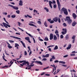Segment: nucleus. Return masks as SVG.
<instances>
[{
  "instance_id": "13d9d810",
  "label": "nucleus",
  "mask_w": 77,
  "mask_h": 77,
  "mask_svg": "<svg viewBox=\"0 0 77 77\" xmlns=\"http://www.w3.org/2000/svg\"><path fill=\"white\" fill-rule=\"evenodd\" d=\"M9 41L10 42H11V43H12L13 42H14V41L12 40H9Z\"/></svg>"
},
{
  "instance_id": "393cba45",
  "label": "nucleus",
  "mask_w": 77,
  "mask_h": 77,
  "mask_svg": "<svg viewBox=\"0 0 77 77\" xmlns=\"http://www.w3.org/2000/svg\"><path fill=\"white\" fill-rule=\"evenodd\" d=\"M58 49V46H57L56 45L55 47L54 48V50H57Z\"/></svg>"
},
{
  "instance_id": "58836bf2",
  "label": "nucleus",
  "mask_w": 77,
  "mask_h": 77,
  "mask_svg": "<svg viewBox=\"0 0 77 77\" xmlns=\"http://www.w3.org/2000/svg\"><path fill=\"white\" fill-rule=\"evenodd\" d=\"M54 23V20H51L50 22V23H51V24H53V23Z\"/></svg>"
},
{
  "instance_id": "20e7f679",
  "label": "nucleus",
  "mask_w": 77,
  "mask_h": 77,
  "mask_svg": "<svg viewBox=\"0 0 77 77\" xmlns=\"http://www.w3.org/2000/svg\"><path fill=\"white\" fill-rule=\"evenodd\" d=\"M26 33L27 35H29V36H30V37H31V38H33V40L34 42V43H36V42L35 41V38H33V36H32V35H31V34H30L28 33L27 32H26Z\"/></svg>"
},
{
  "instance_id": "473e14b6",
  "label": "nucleus",
  "mask_w": 77,
  "mask_h": 77,
  "mask_svg": "<svg viewBox=\"0 0 77 77\" xmlns=\"http://www.w3.org/2000/svg\"><path fill=\"white\" fill-rule=\"evenodd\" d=\"M44 24L45 26V27H47L48 26H47V22L45 21V22Z\"/></svg>"
},
{
  "instance_id": "680f3d73",
  "label": "nucleus",
  "mask_w": 77,
  "mask_h": 77,
  "mask_svg": "<svg viewBox=\"0 0 77 77\" xmlns=\"http://www.w3.org/2000/svg\"><path fill=\"white\" fill-rule=\"evenodd\" d=\"M27 54V52H26V51H25L24 55H25V56H26Z\"/></svg>"
},
{
  "instance_id": "e2e57ef3",
  "label": "nucleus",
  "mask_w": 77,
  "mask_h": 77,
  "mask_svg": "<svg viewBox=\"0 0 77 77\" xmlns=\"http://www.w3.org/2000/svg\"><path fill=\"white\" fill-rule=\"evenodd\" d=\"M51 19H49L48 20V21H49V22H50V23L51 21Z\"/></svg>"
},
{
  "instance_id": "1a4fd4ad",
  "label": "nucleus",
  "mask_w": 77,
  "mask_h": 77,
  "mask_svg": "<svg viewBox=\"0 0 77 77\" xmlns=\"http://www.w3.org/2000/svg\"><path fill=\"white\" fill-rule=\"evenodd\" d=\"M53 39V34L51 33L50 34V40H52Z\"/></svg>"
},
{
  "instance_id": "423d86ee",
  "label": "nucleus",
  "mask_w": 77,
  "mask_h": 77,
  "mask_svg": "<svg viewBox=\"0 0 77 77\" xmlns=\"http://www.w3.org/2000/svg\"><path fill=\"white\" fill-rule=\"evenodd\" d=\"M57 2L59 11H60V2H59V0H57Z\"/></svg>"
},
{
  "instance_id": "09e8293b",
  "label": "nucleus",
  "mask_w": 77,
  "mask_h": 77,
  "mask_svg": "<svg viewBox=\"0 0 77 77\" xmlns=\"http://www.w3.org/2000/svg\"><path fill=\"white\" fill-rule=\"evenodd\" d=\"M54 9H56V5L55 4L54 5Z\"/></svg>"
},
{
  "instance_id": "864d4df0",
  "label": "nucleus",
  "mask_w": 77,
  "mask_h": 77,
  "mask_svg": "<svg viewBox=\"0 0 77 77\" xmlns=\"http://www.w3.org/2000/svg\"><path fill=\"white\" fill-rule=\"evenodd\" d=\"M68 56V55H66L63 56V57H67Z\"/></svg>"
},
{
  "instance_id": "dca6fc26",
  "label": "nucleus",
  "mask_w": 77,
  "mask_h": 77,
  "mask_svg": "<svg viewBox=\"0 0 77 77\" xmlns=\"http://www.w3.org/2000/svg\"><path fill=\"white\" fill-rule=\"evenodd\" d=\"M65 39L66 40H68L69 39V35L68 34H66L65 37Z\"/></svg>"
},
{
  "instance_id": "a18cd8bd",
  "label": "nucleus",
  "mask_w": 77,
  "mask_h": 77,
  "mask_svg": "<svg viewBox=\"0 0 77 77\" xmlns=\"http://www.w3.org/2000/svg\"><path fill=\"white\" fill-rule=\"evenodd\" d=\"M47 60V59H46V58H43L42 60V61H43V60H44V61H45V60Z\"/></svg>"
},
{
  "instance_id": "bb28decb",
  "label": "nucleus",
  "mask_w": 77,
  "mask_h": 77,
  "mask_svg": "<svg viewBox=\"0 0 77 77\" xmlns=\"http://www.w3.org/2000/svg\"><path fill=\"white\" fill-rule=\"evenodd\" d=\"M19 45L17 43L15 44V47H17L19 46Z\"/></svg>"
},
{
  "instance_id": "5fc2aeb1",
  "label": "nucleus",
  "mask_w": 77,
  "mask_h": 77,
  "mask_svg": "<svg viewBox=\"0 0 77 77\" xmlns=\"http://www.w3.org/2000/svg\"><path fill=\"white\" fill-rule=\"evenodd\" d=\"M20 63H23V62H24V60L20 61H19Z\"/></svg>"
},
{
  "instance_id": "b1692460",
  "label": "nucleus",
  "mask_w": 77,
  "mask_h": 77,
  "mask_svg": "<svg viewBox=\"0 0 77 77\" xmlns=\"http://www.w3.org/2000/svg\"><path fill=\"white\" fill-rule=\"evenodd\" d=\"M24 63H25V65H26V64H27V65H29V62H28V61H26L24 60Z\"/></svg>"
},
{
  "instance_id": "4c0bfd02",
  "label": "nucleus",
  "mask_w": 77,
  "mask_h": 77,
  "mask_svg": "<svg viewBox=\"0 0 77 77\" xmlns=\"http://www.w3.org/2000/svg\"><path fill=\"white\" fill-rule=\"evenodd\" d=\"M34 13H36V14H38V11L36 10H34Z\"/></svg>"
},
{
  "instance_id": "4be33fe9",
  "label": "nucleus",
  "mask_w": 77,
  "mask_h": 77,
  "mask_svg": "<svg viewBox=\"0 0 77 77\" xmlns=\"http://www.w3.org/2000/svg\"><path fill=\"white\" fill-rule=\"evenodd\" d=\"M7 44H8V45H9L8 46V48H12V47L11 46H9V45H10L9 44V43H8V42H7Z\"/></svg>"
},
{
  "instance_id": "052dcab7",
  "label": "nucleus",
  "mask_w": 77,
  "mask_h": 77,
  "mask_svg": "<svg viewBox=\"0 0 77 77\" xmlns=\"http://www.w3.org/2000/svg\"><path fill=\"white\" fill-rule=\"evenodd\" d=\"M14 63V61H13L11 64L9 66V67H11V66L12 65V64H13V63Z\"/></svg>"
},
{
  "instance_id": "9d476101",
  "label": "nucleus",
  "mask_w": 77,
  "mask_h": 77,
  "mask_svg": "<svg viewBox=\"0 0 77 77\" xmlns=\"http://www.w3.org/2000/svg\"><path fill=\"white\" fill-rule=\"evenodd\" d=\"M55 34H56V35L57 36L58 38H59V31H58L57 30L55 31Z\"/></svg>"
},
{
  "instance_id": "f8f14e48",
  "label": "nucleus",
  "mask_w": 77,
  "mask_h": 77,
  "mask_svg": "<svg viewBox=\"0 0 77 77\" xmlns=\"http://www.w3.org/2000/svg\"><path fill=\"white\" fill-rule=\"evenodd\" d=\"M53 2H51V1H49V6L50 8H51V9H52V5H51V4H53Z\"/></svg>"
},
{
  "instance_id": "e433bc0d",
  "label": "nucleus",
  "mask_w": 77,
  "mask_h": 77,
  "mask_svg": "<svg viewBox=\"0 0 77 77\" xmlns=\"http://www.w3.org/2000/svg\"><path fill=\"white\" fill-rule=\"evenodd\" d=\"M16 12L17 14H20V11L19 10H17L16 11Z\"/></svg>"
},
{
  "instance_id": "c9c22d12",
  "label": "nucleus",
  "mask_w": 77,
  "mask_h": 77,
  "mask_svg": "<svg viewBox=\"0 0 77 77\" xmlns=\"http://www.w3.org/2000/svg\"><path fill=\"white\" fill-rule=\"evenodd\" d=\"M2 57H3V59L4 60H5L6 61V62H7V60H6L5 59V56H2Z\"/></svg>"
},
{
  "instance_id": "6e6552de",
  "label": "nucleus",
  "mask_w": 77,
  "mask_h": 77,
  "mask_svg": "<svg viewBox=\"0 0 77 77\" xmlns=\"http://www.w3.org/2000/svg\"><path fill=\"white\" fill-rule=\"evenodd\" d=\"M53 20L55 22H57V21H58V17H55L54 18H53Z\"/></svg>"
},
{
  "instance_id": "0e129e2a",
  "label": "nucleus",
  "mask_w": 77,
  "mask_h": 77,
  "mask_svg": "<svg viewBox=\"0 0 77 77\" xmlns=\"http://www.w3.org/2000/svg\"><path fill=\"white\" fill-rule=\"evenodd\" d=\"M45 75H46L47 76H50V75L49 74H45Z\"/></svg>"
},
{
  "instance_id": "f03ea898",
  "label": "nucleus",
  "mask_w": 77,
  "mask_h": 77,
  "mask_svg": "<svg viewBox=\"0 0 77 77\" xmlns=\"http://www.w3.org/2000/svg\"><path fill=\"white\" fill-rule=\"evenodd\" d=\"M61 11H63L64 13L66 15H68V11H67V10L64 8H63L62 9Z\"/></svg>"
},
{
  "instance_id": "4468645a",
  "label": "nucleus",
  "mask_w": 77,
  "mask_h": 77,
  "mask_svg": "<svg viewBox=\"0 0 77 77\" xmlns=\"http://www.w3.org/2000/svg\"><path fill=\"white\" fill-rule=\"evenodd\" d=\"M72 17L74 19H76V18H77V15L75 13H73L72 14Z\"/></svg>"
},
{
  "instance_id": "c85d7f7f",
  "label": "nucleus",
  "mask_w": 77,
  "mask_h": 77,
  "mask_svg": "<svg viewBox=\"0 0 77 77\" xmlns=\"http://www.w3.org/2000/svg\"><path fill=\"white\" fill-rule=\"evenodd\" d=\"M25 39L26 40H27V41H29V40H30V38L28 37H25Z\"/></svg>"
},
{
  "instance_id": "bf43d9fd",
  "label": "nucleus",
  "mask_w": 77,
  "mask_h": 77,
  "mask_svg": "<svg viewBox=\"0 0 77 77\" xmlns=\"http://www.w3.org/2000/svg\"><path fill=\"white\" fill-rule=\"evenodd\" d=\"M49 68V67H48L46 68H44L43 69V70H45V69H48V68Z\"/></svg>"
},
{
  "instance_id": "5701e85b",
  "label": "nucleus",
  "mask_w": 77,
  "mask_h": 77,
  "mask_svg": "<svg viewBox=\"0 0 77 77\" xmlns=\"http://www.w3.org/2000/svg\"><path fill=\"white\" fill-rule=\"evenodd\" d=\"M44 41H48V38L47 37H45V38L44 39Z\"/></svg>"
},
{
  "instance_id": "8fccbe9b",
  "label": "nucleus",
  "mask_w": 77,
  "mask_h": 77,
  "mask_svg": "<svg viewBox=\"0 0 77 77\" xmlns=\"http://www.w3.org/2000/svg\"><path fill=\"white\" fill-rule=\"evenodd\" d=\"M58 21L59 23H60V19L59 17L58 18Z\"/></svg>"
},
{
  "instance_id": "7c9ffc66",
  "label": "nucleus",
  "mask_w": 77,
  "mask_h": 77,
  "mask_svg": "<svg viewBox=\"0 0 77 77\" xmlns=\"http://www.w3.org/2000/svg\"><path fill=\"white\" fill-rule=\"evenodd\" d=\"M3 19L5 21V22L7 23V24H9V23H8V22L6 20V19L4 17L3 18Z\"/></svg>"
},
{
  "instance_id": "de8ad7c7",
  "label": "nucleus",
  "mask_w": 77,
  "mask_h": 77,
  "mask_svg": "<svg viewBox=\"0 0 77 77\" xmlns=\"http://www.w3.org/2000/svg\"><path fill=\"white\" fill-rule=\"evenodd\" d=\"M53 3H54V4H56V1L55 0H53L52 1Z\"/></svg>"
},
{
  "instance_id": "49530a36",
  "label": "nucleus",
  "mask_w": 77,
  "mask_h": 77,
  "mask_svg": "<svg viewBox=\"0 0 77 77\" xmlns=\"http://www.w3.org/2000/svg\"><path fill=\"white\" fill-rule=\"evenodd\" d=\"M27 17H29V18H32V16H30L28 14L27 15Z\"/></svg>"
},
{
  "instance_id": "412c9836",
  "label": "nucleus",
  "mask_w": 77,
  "mask_h": 77,
  "mask_svg": "<svg viewBox=\"0 0 77 77\" xmlns=\"http://www.w3.org/2000/svg\"><path fill=\"white\" fill-rule=\"evenodd\" d=\"M54 41H56L57 40V37L55 35H54Z\"/></svg>"
},
{
  "instance_id": "7ed1b4c3",
  "label": "nucleus",
  "mask_w": 77,
  "mask_h": 77,
  "mask_svg": "<svg viewBox=\"0 0 77 77\" xmlns=\"http://www.w3.org/2000/svg\"><path fill=\"white\" fill-rule=\"evenodd\" d=\"M2 24L5 28H7V29L8 28V27H11V26L9 25H8L6 23H3Z\"/></svg>"
},
{
  "instance_id": "ea45409f",
  "label": "nucleus",
  "mask_w": 77,
  "mask_h": 77,
  "mask_svg": "<svg viewBox=\"0 0 77 77\" xmlns=\"http://www.w3.org/2000/svg\"><path fill=\"white\" fill-rule=\"evenodd\" d=\"M61 33L62 34V35H65V34H66V33H65V32L63 31L61 32Z\"/></svg>"
},
{
  "instance_id": "f257e3e1",
  "label": "nucleus",
  "mask_w": 77,
  "mask_h": 77,
  "mask_svg": "<svg viewBox=\"0 0 77 77\" xmlns=\"http://www.w3.org/2000/svg\"><path fill=\"white\" fill-rule=\"evenodd\" d=\"M65 21H67V23L69 25H70L72 23V20L70 18V17L69 16L66 17V19L63 18Z\"/></svg>"
},
{
  "instance_id": "c03bdc74",
  "label": "nucleus",
  "mask_w": 77,
  "mask_h": 77,
  "mask_svg": "<svg viewBox=\"0 0 77 77\" xmlns=\"http://www.w3.org/2000/svg\"><path fill=\"white\" fill-rule=\"evenodd\" d=\"M9 67V66H4L2 67V68H8Z\"/></svg>"
},
{
  "instance_id": "aec40b11",
  "label": "nucleus",
  "mask_w": 77,
  "mask_h": 77,
  "mask_svg": "<svg viewBox=\"0 0 77 77\" xmlns=\"http://www.w3.org/2000/svg\"><path fill=\"white\" fill-rule=\"evenodd\" d=\"M62 30L63 31V32H65V33H66L67 32V30L65 28H63L62 29Z\"/></svg>"
},
{
  "instance_id": "39448f33",
  "label": "nucleus",
  "mask_w": 77,
  "mask_h": 77,
  "mask_svg": "<svg viewBox=\"0 0 77 77\" xmlns=\"http://www.w3.org/2000/svg\"><path fill=\"white\" fill-rule=\"evenodd\" d=\"M8 6H10V7L12 8L13 9H15L16 10H18V7H17L14 6L13 5H8Z\"/></svg>"
},
{
  "instance_id": "79ce46f5",
  "label": "nucleus",
  "mask_w": 77,
  "mask_h": 77,
  "mask_svg": "<svg viewBox=\"0 0 77 77\" xmlns=\"http://www.w3.org/2000/svg\"><path fill=\"white\" fill-rule=\"evenodd\" d=\"M18 28L19 29H20V30L22 31V32H24V30L20 28H19V27H18Z\"/></svg>"
},
{
  "instance_id": "0eeeda50",
  "label": "nucleus",
  "mask_w": 77,
  "mask_h": 77,
  "mask_svg": "<svg viewBox=\"0 0 77 77\" xmlns=\"http://www.w3.org/2000/svg\"><path fill=\"white\" fill-rule=\"evenodd\" d=\"M52 57L50 59V62H52L53 61V59L54 60L55 59L56 57H54V55L51 56Z\"/></svg>"
},
{
  "instance_id": "a211bd4d",
  "label": "nucleus",
  "mask_w": 77,
  "mask_h": 77,
  "mask_svg": "<svg viewBox=\"0 0 77 77\" xmlns=\"http://www.w3.org/2000/svg\"><path fill=\"white\" fill-rule=\"evenodd\" d=\"M19 5L20 6H23V2L21 0H20L19 1Z\"/></svg>"
},
{
  "instance_id": "338daca9",
  "label": "nucleus",
  "mask_w": 77,
  "mask_h": 77,
  "mask_svg": "<svg viewBox=\"0 0 77 77\" xmlns=\"http://www.w3.org/2000/svg\"><path fill=\"white\" fill-rule=\"evenodd\" d=\"M44 43L45 44V45L46 46V45H47V42H44Z\"/></svg>"
},
{
  "instance_id": "72a5a7b5",
  "label": "nucleus",
  "mask_w": 77,
  "mask_h": 77,
  "mask_svg": "<svg viewBox=\"0 0 77 77\" xmlns=\"http://www.w3.org/2000/svg\"><path fill=\"white\" fill-rule=\"evenodd\" d=\"M63 26H64V27H66V26H67V25L65 23H63Z\"/></svg>"
},
{
  "instance_id": "ddd939ff",
  "label": "nucleus",
  "mask_w": 77,
  "mask_h": 77,
  "mask_svg": "<svg viewBox=\"0 0 77 77\" xmlns=\"http://www.w3.org/2000/svg\"><path fill=\"white\" fill-rule=\"evenodd\" d=\"M76 24H77V23L76 22H75V21H74L72 23V26H73V27H74V26H75V25H76Z\"/></svg>"
},
{
  "instance_id": "69168bd1",
  "label": "nucleus",
  "mask_w": 77,
  "mask_h": 77,
  "mask_svg": "<svg viewBox=\"0 0 77 77\" xmlns=\"http://www.w3.org/2000/svg\"><path fill=\"white\" fill-rule=\"evenodd\" d=\"M75 41V39H73L72 41V43L73 44H74V42Z\"/></svg>"
},
{
  "instance_id": "37998d69",
  "label": "nucleus",
  "mask_w": 77,
  "mask_h": 77,
  "mask_svg": "<svg viewBox=\"0 0 77 77\" xmlns=\"http://www.w3.org/2000/svg\"><path fill=\"white\" fill-rule=\"evenodd\" d=\"M29 26H33L34 25L33 24H32V23H29Z\"/></svg>"
},
{
  "instance_id": "2eb2a0df",
  "label": "nucleus",
  "mask_w": 77,
  "mask_h": 77,
  "mask_svg": "<svg viewBox=\"0 0 77 77\" xmlns=\"http://www.w3.org/2000/svg\"><path fill=\"white\" fill-rule=\"evenodd\" d=\"M10 37H12L13 38H15V39H21L20 38H19L18 37H14V36H11Z\"/></svg>"
},
{
  "instance_id": "f3484780",
  "label": "nucleus",
  "mask_w": 77,
  "mask_h": 77,
  "mask_svg": "<svg viewBox=\"0 0 77 77\" xmlns=\"http://www.w3.org/2000/svg\"><path fill=\"white\" fill-rule=\"evenodd\" d=\"M19 41L20 42H21V43H22L24 47L25 48H26V45H25V44L24 43H23V41L20 40H19Z\"/></svg>"
},
{
  "instance_id": "6ab92c4d",
  "label": "nucleus",
  "mask_w": 77,
  "mask_h": 77,
  "mask_svg": "<svg viewBox=\"0 0 77 77\" xmlns=\"http://www.w3.org/2000/svg\"><path fill=\"white\" fill-rule=\"evenodd\" d=\"M71 44H70L69 45L68 47L66 48L67 50H69L70 48H71Z\"/></svg>"
},
{
  "instance_id": "2f4dec72",
  "label": "nucleus",
  "mask_w": 77,
  "mask_h": 77,
  "mask_svg": "<svg viewBox=\"0 0 77 77\" xmlns=\"http://www.w3.org/2000/svg\"><path fill=\"white\" fill-rule=\"evenodd\" d=\"M44 9H45V10H46V11L47 12H48V11H49L48 9L46 7H45L44 8Z\"/></svg>"
},
{
  "instance_id": "6e6d98bb",
  "label": "nucleus",
  "mask_w": 77,
  "mask_h": 77,
  "mask_svg": "<svg viewBox=\"0 0 77 77\" xmlns=\"http://www.w3.org/2000/svg\"><path fill=\"white\" fill-rule=\"evenodd\" d=\"M54 63H57V62H59V60H56L54 61Z\"/></svg>"
},
{
  "instance_id": "9b49d317",
  "label": "nucleus",
  "mask_w": 77,
  "mask_h": 77,
  "mask_svg": "<svg viewBox=\"0 0 77 77\" xmlns=\"http://www.w3.org/2000/svg\"><path fill=\"white\" fill-rule=\"evenodd\" d=\"M35 63H37V64H40L41 65H42V62L39 61H35Z\"/></svg>"
},
{
  "instance_id": "a878e982",
  "label": "nucleus",
  "mask_w": 77,
  "mask_h": 77,
  "mask_svg": "<svg viewBox=\"0 0 77 77\" xmlns=\"http://www.w3.org/2000/svg\"><path fill=\"white\" fill-rule=\"evenodd\" d=\"M59 63H62V64H65V62L63 61H59Z\"/></svg>"
},
{
  "instance_id": "a19ab883",
  "label": "nucleus",
  "mask_w": 77,
  "mask_h": 77,
  "mask_svg": "<svg viewBox=\"0 0 77 77\" xmlns=\"http://www.w3.org/2000/svg\"><path fill=\"white\" fill-rule=\"evenodd\" d=\"M75 38V35H73V36L72 37V39H74Z\"/></svg>"
},
{
  "instance_id": "774afa93",
  "label": "nucleus",
  "mask_w": 77,
  "mask_h": 77,
  "mask_svg": "<svg viewBox=\"0 0 77 77\" xmlns=\"http://www.w3.org/2000/svg\"><path fill=\"white\" fill-rule=\"evenodd\" d=\"M48 50L49 51H51V48H49Z\"/></svg>"
},
{
  "instance_id": "603ef678",
  "label": "nucleus",
  "mask_w": 77,
  "mask_h": 77,
  "mask_svg": "<svg viewBox=\"0 0 77 77\" xmlns=\"http://www.w3.org/2000/svg\"><path fill=\"white\" fill-rule=\"evenodd\" d=\"M37 23H39V24H41V22L40 21H38L37 22Z\"/></svg>"
},
{
  "instance_id": "3c124183",
  "label": "nucleus",
  "mask_w": 77,
  "mask_h": 77,
  "mask_svg": "<svg viewBox=\"0 0 77 77\" xmlns=\"http://www.w3.org/2000/svg\"><path fill=\"white\" fill-rule=\"evenodd\" d=\"M60 38H61V39H63V35H61Z\"/></svg>"
},
{
  "instance_id": "f704fd0d",
  "label": "nucleus",
  "mask_w": 77,
  "mask_h": 77,
  "mask_svg": "<svg viewBox=\"0 0 77 77\" xmlns=\"http://www.w3.org/2000/svg\"><path fill=\"white\" fill-rule=\"evenodd\" d=\"M49 54H47L45 55V57H49Z\"/></svg>"
},
{
  "instance_id": "4d7b16f0",
  "label": "nucleus",
  "mask_w": 77,
  "mask_h": 77,
  "mask_svg": "<svg viewBox=\"0 0 77 77\" xmlns=\"http://www.w3.org/2000/svg\"><path fill=\"white\" fill-rule=\"evenodd\" d=\"M71 72H76V71H75V70H71Z\"/></svg>"
},
{
  "instance_id": "cd10ccee",
  "label": "nucleus",
  "mask_w": 77,
  "mask_h": 77,
  "mask_svg": "<svg viewBox=\"0 0 77 77\" xmlns=\"http://www.w3.org/2000/svg\"><path fill=\"white\" fill-rule=\"evenodd\" d=\"M54 47V45H50L48 47H47V48H50V47Z\"/></svg>"
},
{
  "instance_id": "c756f323",
  "label": "nucleus",
  "mask_w": 77,
  "mask_h": 77,
  "mask_svg": "<svg viewBox=\"0 0 77 77\" xmlns=\"http://www.w3.org/2000/svg\"><path fill=\"white\" fill-rule=\"evenodd\" d=\"M11 17L12 18H14L16 17V16L15 15H11Z\"/></svg>"
}]
</instances>
